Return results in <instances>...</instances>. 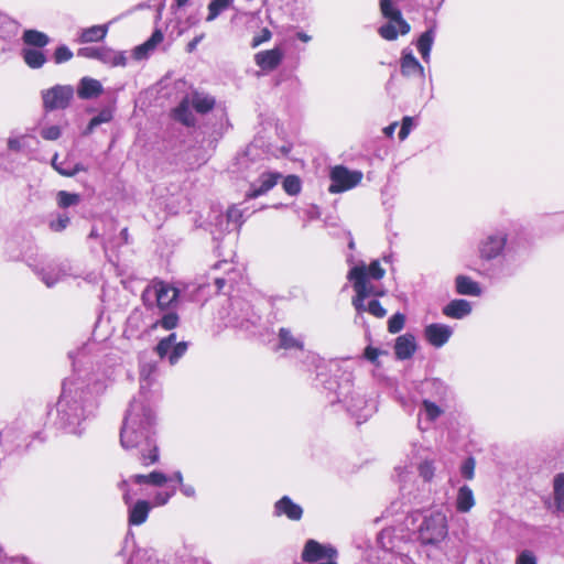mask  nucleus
I'll return each mask as SVG.
<instances>
[{
	"label": "nucleus",
	"mask_w": 564,
	"mask_h": 564,
	"mask_svg": "<svg viewBox=\"0 0 564 564\" xmlns=\"http://www.w3.org/2000/svg\"><path fill=\"white\" fill-rule=\"evenodd\" d=\"M94 347L95 343H86L68 352L74 373L64 380L56 402L55 424L75 435L83 433L85 421L97 406V395L104 393L108 387L105 378L96 373H82V366L86 364Z\"/></svg>",
	"instance_id": "1"
},
{
	"label": "nucleus",
	"mask_w": 564,
	"mask_h": 564,
	"mask_svg": "<svg viewBox=\"0 0 564 564\" xmlns=\"http://www.w3.org/2000/svg\"><path fill=\"white\" fill-rule=\"evenodd\" d=\"M156 417L153 403L132 399L120 429V444L126 451H135L143 466L159 460V446L155 437Z\"/></svg>",
	"instance_id": "2"
},
{
	"label": "nucleus",
	"mask_w": 564,
	"mask_h": 564,
	"mask_svg": "<svg viewBox=\"0 0 564 564\" xmlns=\"http://www.w3.org/2000/svg\"><path fill=\"white\" fill-rule=\"evenodd\" d=\"M521 249H525V246L517 239H509V234L503 228L484 232L476 246L479 259L478 274L490 280L513 275V263Z\"/></svg>",
	"instance_id": "3"
},
{
	"label": "nucleus",
	"mask_w": 564,
	"mask_h": 564,
	"mask_svg": "<svg viewBox=\"0 0 564 564\" xmlns=\"http://www.w3.org/2000/svg\"><path fill=\"white\" fill-rule=\"evenodd\" d=\"M316 362V386L321 384L325 395L330 404L341 403L345 410L356 419L357 424L367 421L375 412L376 404L368 400L360 392L354 389L352 372L348 370H338L330 377H327L326 366L318 358H313Z\"/></svg>",
	"instance_id": "4"
},
{
	"label": "nucleus",
	"mask_w": 564,
	"mask_h": 564,
	"mask_svg": "<svg viewBox=\"0 0 564 564\" xmlns=\"http://www.w3.org/2000/svg\"><path fill=\"white\" fill-rule=\"evenodd\" d=\"M348 280L352 282L356 295L352 299V305L356 310L355 322L358 323L362 319L365 312L370 313L375 317L382 318L386 316L387 311L382 307L378 300H370L365 304V300L370 295H382L383 293L377 292L376 288L367 282L366 265L364 263L352 267L347 275Z\"/></svg>",
	"instance_id": "5"
},
{
	"label": "nucleus",
	"mask_w": 564,
	"mask_h": 564,
	"mask_svg": "<svg viewBox=\"0 0 564 564\" xmlns=\"http://www.w3.org/2000/svg\"><path fill=\"white\" fill-rule=\"evenodd\" d=\"M380 11L386 22L378 28V34L386 41H395L399 36L410 33L411 25L403 18L398 6L392 0H380Z\"/></svg>",
	"instance_id": "6"
},
{
	"label": "nucleus",
	"mask_w": 564,
	"mask_h": 564,
	"mask_svg": "<svg viewBox=\"0 0 564 564\" xmlns=\"http://www.w3.org/2000/svg\"><path fill=\"white\" fill-rule=\"evenodd\" d=\"M448 533L447 518L441 510L431 511L423 517L416 530V538L423 545H437Z\"/></svg>",
	"instance_id": "7"
},
{
	"label": "nucleus",
	"mask_w": 564,
	"mask_h": 564,
	"mask_svg": "<svg viewBox=\"0 0 564 564\" xmlns=\"http://www.w3.org/2000/svg\"><path fill=\"white\" fill-rule=\"evenodd\" d=\"M260 322V315L254 312L251 304L243 299H231L227 308L228 326L251 330Z\"/></svg>",
	"instance_id": "8"
},
{
	"label": "nucleus",
	"mask_w": 564,
	"mask_h": 564,
	"mask_svg": "<svg viewBox=\"0 0 564 564\" xmlns=\"http://www.w3.org/2000/svg\"><path fill=\"white\" fill-rule=\"evenodd\" d=\"M180 296V291L163 282L153 281L142 293V301L145 306H158L160 310L169 308Z\"/></svg>",
	"instance_id": "9"
},
{
	"label": "nucleus",
	"mask_w": 564,
	"mask_h": 564,
	"mask_svg": "<svg viewBox=\"0 0 564 564\" xmlns=\"http://www.w3.org/2000/svg\"><path fill=\"white\" fill-rule=\"evenodd\" d=\"M45 111L64 110L74 98V88L70 85H55L41 93Z\"/></svg>",
	"instance_id": "10"
},
{
	"label": "nucleus",
	"mask_w": 564,
	"mask_h": 564,
	"mask_svg": "<svg viewBox=\"0 0 564 564\" xmlns=\"http://www.w3.org/2000/svg\"><path fill=\"white\" fill-rule=\"evenodd\" d=\"M362 172L350 171L346 166L336 165L330 170L329 193L337 194L356 187L362 180Z\"/></svg>",
	"instance_id": "11"
},
{
	"label": "nucleus",
	"mask_w": 564,
	"mask_h": 564,
	"mask_svg": "<svg viewBox=\"0 0 564 564\" xmlns=\"http://www.w3.org/2000/svg\"><path fill=\"white\" fill-rule=\"evenodd\" d=\"M167 481H169V477L164 473L154 470V471L150 473L149 475L138 474V475L131 476L128 479L123 478L118 482V488L122 491V499H123L124 503L129 505L130 501L132 500L131 486L133 484H135V485L147 484V485H151V486H155V487H162Z\"/></svg>",
	"instance_id": "12"
},
{
	"label": "nucleus",
	"mask_w": 564,
	"mask_h": 564,
	"mask_svg": "<svg viewBox=\"0 0 564 564\" xmlns=\"http://www.w3.org/2000/svg\"><path fill=\"white\" fill-rule=\"evenodd\" d=\"M33 271L47 288H53L67 276H76L70 272V265L66 262L34 265Z\"/></svg>",
	"instance_id": "13"
},
{
	"label": "nucleus",
	"mask_w": 564,
	"mask_h": 564,
	"mask_svg": "<svg viewBox=\"0 0 564 564\" xmlns=\"http://www.w3.org/2000/svg\"><path fill=\"white\" fill-rule=\"evenodd\" d=\"M188 348L186 341L176 343V334L171 333L162 338L155 346V352L160 359H167L170 365H175L185 355Z\"/></svg>",
	"instance_id": "14"
},
{
	"label": "nucleus",
	"mask_w": 564,
	"mask_h": 564,
	"mask_svg": "<svg viewBox=\"0 0 564 564\" xmlns=\"http://www.w3.org/2000/svg\"><path fill=\"white\" fill-rule=\"evenodd\" d=\"M158 373V366L154 361L140 362V391L133 399H142L154 403L153 394H150V388L153 386Z\"/></svg>",
	"instance_id": "15"
},
{
	"label": "nucleus",
	"mask_w": 564,
	"mask_h": 564,
	"mask_svg": "<svg viewBox=\"0 0 564 564\" xmlns=\"http://www.w3.org/2000/svg\"><path fill=\"white\" fill-rule=\"evenodd\" d=\"M337 550L332 545H323L315 540H307L303 552L302 560L306 563H316L321 560H334L337 557Z\"/></svg>",
	"instance_id": "16"
},
{
	"label": "nucleus",
	"mask_w": 564,
	"mask_h": 564,
	"mask_svg": "<svg viewBox=\"0 0 564 564\" xmlns=\"http://www.w3.org/2000/svg\"><path fill=\"white\" fill-rule=\"evenodd\" d=\"M422 393L425 395L424 398H430L441 404H447L452 398L451 388L437 378L426 379L422 384Z\"/></svg>",
	"instance_id": "17"
},
{
	"label": "nucleus",
	"mask_w": 564,
	"mask_h": 564,
	"mask_svg": "<svg viewBox=\"0 0 564 564\" xmlns=\"http://www.w3.org/2000/svg\"><path fill=\"white\" fill-rule=\"evenodd\" d=\"M400 73L406 78H420L424 80L425 69L419 59L414 56L411 48L405 47L401 51Z\"/></svg>",
	"instance_id": "18"
},
{
	"label": "nucleus",
	"mask_w": 564,
	"mask_h": 564,
	"mask_svg": "<svg viewBox=\"0 0 564 564\" xmlns=\"http://www.w3.org/2000/svg\"><path fill=\"white\" fill-rule=\"evenodd\" d=\"M453 328L446 324L432 323L424 328L426 341L435 348L443 347L452 337Z\"/></svg>",
	"instance_id": "19"
},
{
	"label": "nucleus",
	"mask_w": 564,
	"mask_h": 564,
	"mask_svg": "<svg viewBox=\"0 0 564 564\" xmlns=\"http://www.w3.org/2000/svg\"><path fill=\"white\" fill-rule=\"evenodd\" d=\"M280 177V173H262L259 178L250 185L249 191L246 193V198L253 199L264 195L276 185Z\"/></svg>",
	"instance_id": "20"
},
{
	"label": "nucleus",
	"mask_w": 564,
	"mask_h": 564,
	"mask_svg": "<svg viewBox=\"0 0 564 564\" xmlns=\"http://www.w3.org/2000/svg\"><path fill=\"white\" fill-rule=\"evenodd\" d=\"M273 516H285L291 521H300L303 517V508L295 503L289 496H283L274 503Z\"/></svg>",
	"instance_id": "21"
},
{
	"label": "nucleus",
	"mask_w": 564,
	"mask_h": 564,
	"mask_svg": "<svg viewBox=\"0 0 564 564\" xmlns=\"http://www.w3.org/2000/svg\"><path fill=\"white\" fill-rule=\"evenodd\" d=\"M437 22L433 20L430 26L417 37L415 45L423 62L430 63L431 52L436 37Z\"/></svg>",
	"instance_id": "22"
},
{
	"label": "nucleus",
	"mask_w": 564,
	"mask_h": 564,
	"mask_svg": "<svg viewBox=\"0 0 564 564\" xmlns=\"http://www.w3.org/2000/svg\"><path fill=\"white\" fill-rule=\"evenodd\" d=\"M247 212V208L241 209L234 205L227 210L226 215H219L217 226L220 227V231H231L240 228L245 223L243 215Z\"/></svg>",
	"instance_id": "23"
},
{
	"label": "nucleus",
	"mask_w": 564,
	"mask_h": 564,
	"mask_svg": "<svg viewBox=\"0 0 564 564\" xmlns=\"http://www.w3.org/2000/svg\"><path fill=\"white\" fill-rule=\"evenodd\" d=\"M284 53L280 47L260 51L254 55L256 64L264 72L275 69L283 61Z\"/></svg>",
	"instance_id": "24"
},
{
	"label": "nucleus",
	"mask_w": 564,
	"mask_h": 564,
	"mask_svg": "<svg viewBox=\"0 0 564 564\" xmlns=\"http://www.w3.org/2000/svg\"><path fill=\"white\" fill-rule=\"evenodd\" d=\"M278 346L283 350H303L304 336L295 334L288 327H281L278 332Z\"/></svg>",
	"instance_id": "25"
},
{
	"label": "nucleus",
	"mask_w": 564,
	"mask_h": 564,
	"mask_svg": "<svg viewBox=\"0 0 564 564\" xmlns=\"http://www.w3.org/2000/svg\"><path fill=\"white\" fill-rule=\"evenodd\" d=\"M128 508V522L130 525H141L144 523L149 517V512L151 510V505L147 500H138L132 503V500Z\"/></svg>",
	"instance_id": "26"
},
{
	"label": "nucleus",
	"mask_w": 564,
	"mask_h": 564,
	"mask_svg": "<svg viewBox=\"0 0 564 564\" xmlns=\"http://www.w3.org/2000/svg\"><path fill=\"white\" fill-rule=\"evenodd\" d=\"M416 350L415 337L412 334H404L395 339L394 354L400 360L409 359Z\"/></svg>",
	"instance_id": "27"
},
{
	"label": "nucleus",
	"mask_w": 564,
	"mask_h": 564,
	"mask_svg": "<svg viewBox=\"0 0 564 564\" xmlns=\"http://www.w3.org/2000/svg\"><path fill=\"white\" fill-rule=\"evenodd\" d=\"M186 98L189 99L192 108L200 115L208 113L216 105V99L212 95L203 91H193Z\"/></svg>",
	"instance_id": "28"
},
{
	"label": "nucleus",
	"mask_w": 564,
	"mask_h": 564,
	"mask_svg": "<svg viewBox=\"0 0 564 564\" xmlns=\"http://www.w3.org/2000/svg\"><path fill=\"white\" fill-rule=\"evenodd\" d=\"M471 304L467 300L456 299L446 304L442 312L445 316L462 319L471 313Z\"/></svg>",
	"instance_id": "29"
},
{
	"label": "nucleus",
	"mask_w": 564,
	"mask_h": 564,
	"mask_svg": "<svg viewBox=\"0 0 564 564\" xmlns=\"http://www.w3.org/2000/svg\"><path fill=\"white\" fill-rule=\"evenodd\" d=\"M110 23L111 22L82 29L77 42L85 44L102 41L107 36Z\"/></svg>",
	"instance_id": "30"
},
{
	"label": "nucleus",
	"mask_w": 564,
	"mask_h": 564,
	"mask_svg": "<svg viewBox=\"0 0 564 564\" xmlns=\"http://www.w3.org/2000/svg\"><path fill=\"white\" fill-rule=\"evenodd\" d=\"M163 41V33L160 30H155L150 39L143 44L135 46L132 50V57L137 61L148 58L151 52L156 47L159 43Z\"/></svg>",
	"instance_id": "31"
},
{
	"label": "nucleus",
	"mask_w": 564,
	"mask_h": 564,
	"mask_svg": "<svg viewBox=\"0 0 564 564\" xmlns=\"http://www.w3.org/2000/svg\"><path fill=\"white\" fill-rule=\"evenodd\" d=\"M102 93V85L99 80L91 77H83L77 87L78 97L82 99H91Z\"/></svg>",
	"instance_id": "32"
},
{
	"label": "nucleus",
	"mask_w": 564,
	"mask_h": 564,
	"mask_svg": "<svg viewBox=\"0 0 564 564\" xmlns=\"http://www.w3.org/2000/svg\"><path fill=\"white\" fill-rule=\"evenodd\" d=\"M455 290L460 295L469 296H479L482 292L478 282L464 274L455 278Z\"/></svg>",
	"instance_id": "33"
},
{
	"label": "nucleus",
	"mask_w": 564,
	"mask_h": 564,
	"mask_svg": "<svg viewBox=\"0 0 564 564\" xmlns=\"http://www.w3.org/2000/svg\"><path fill=\"white\" fill-rule=\"evenodd\" d=\"M475 506V497L471 488L467 485L459 487L456 496V509L458 512L466 513Z\"/></svg>",
	"instance_id": "34"
},
{
	"label": "nucleus",
	"mask_w": 564,
	"mask_h": 564,
	"mask_svg": "<svg viewBox=\"0 0 564 564\" xmlns=\"http://www.w3.org/2000/svg\"><path fill=\"white\" fill-rule=\"evenodd\" d=\"M174 119L180 121L186 127H193L196 123V118L192 112V105L188 98H184L180 105L174 109Z\"/></svg>",
	"instance_id": "35"
},
{
	"label": "nucleus",
	"mask_w": 564,
	"mask_h": 564,
	"mask_svg": "<svg viewBox=\"0 0 564 564\" xmlns=\"http://www.w3.org/2000/svg\"><path fill=\"white\" fill-rule=\"evenodd\" d=\"M98 61L112 67L127 65L126 52L115 51L110 47H101Z\"/></svg>",
	"instance_id": "36"
},
{
	"label": "nucleus",
	"mask_w": 564,
	"mask_h": 564,
	"mask_svg": "<svg viewBox=\"0 0 564 564\" xmlns=\"http://www.w3.org/2000/svg\"><path fill=\"white\" fill-rule=\"evenodd\" d=\"M446 406L447 404H441L430 398H423L419 415L424 414L427 421L434 422L444 413Z\"/></svg>",
	"instance_id": "37"
},
{
	"label": "nucleus",
	"mask_w": 564,
	"mask_h": 564,
	"mask_svg": "<svg viewBox=\"0 0 564 564\" xmlns=\"http://www.w3.org/2000/svg\"><path fill=\"white\" fill-rule=\"evenodd\" d=\"M22 40L24 44L35 48H42L50 43L47 34L33 29L25 30L22 34Z\"/></svg>",
	"instance_id": "38"
},
{
	"label": "nucleus",
	"mask_w": 564,
	"mask_h": 564,
	"mask_svg": "<svg viewBox=\"0 0 564 564\" xmlns=\"http://www.w3.org/2000/svg\"><path fill=\"white\" fill-rule=\"evenodd\" d=\"M22 57L25 64L33 69L41 68L46 63L45 54L36 48H23Z\"/></svg>",
	"instance_id": "39"
},
{
	"label": "nucleus",
	"mask_w": 564,
	"mask_h": 564,
	"mask_svg": "<svg viewBox=\"0 0 564 564\" xmlns=\"http://www.w3.org/2000/svg\"><path fill=\"white\" fill-rule=\"evenodd\" d=\"M553 489L556 510L564 514V473L554 477Z\"/></svg>",
	"instance_id": "40"
},
{
	"label": "nucleus",
	"mask_w": 564,
	"mask_h": 564,
	"mask_svg": "<svg viewBox=\"0 0 564 564\" xmlns=\"http://www.w3.org/2000/svg\"><path fill=\"white\" fill-rule=\"evenodd\" d=\"M234 0H212L208 4V14L206 17L207 22L216 20L223 12L228 10Z\"/></svg>",
	"instance_id": "41"
},
{
	"label": "nucleus",
	"mask_w": 564,
	"mask_h": 564,
	"mask_svg": "<svg viewBox=\"0 0 564 564\" xmlns=\"http://www.w3.org/2000/svg\"><path fill=\"white\" fill-rule=\"evenodd\" d=\"M113 118L112 111L108 108L102 109L99 111L97 116H95L84 130V135H89L94 132V130L100 126L101 123L110 122Z\"/></svg>",
	"instance_id": "42"
},
{
	"label": "nucleus",
	"mask_w": 564,
	"mask_h": 564,
	"mask_svg": "<svg viewBox=\"0 0 564 564\" xmlns=\"http://www.w3.org/2000/svg\"><path fill=\"white\" fill-rule=\"evenodd\" d=\"M180 322V317L175 312H167L163 314L161 318H159L156 322H154L151 326L152 329H155L158 327H162L165 330H171L177 327Z\"/></svg>",
	"instance_id": "43"
},
{
	"label": "nucleus",
	"mask_w": 564,
	"mask_h": 564,
	"mask_svg": "<svg viewBox=\"0 0 564 564\" xmlns=\"http://www.w3.org/2000/svg\"><path fill=\"white\" fill-rule=\"evenodd\" d=\"M57 160L58 156L57 154H55V156L52 160V165L61 175L74 176L79 171H84V167L80 164H75L74 166H72L69 163L65 161L58 162Z\"/></svg>",
	"instance_id": "44"
},
{
	"label": "nucleus",
	"mask_w": 564,
	"mask_h": 564,
	"mask_svg": "<svg viewBox=\"0 0 564 564\" xmlns=\"http://www.w3.org/2000/svg\"><path fill=\"white\" fill-rule=\"evenodd\" d=\"M435 460L430 457H424L419 464H417V471L420 477L423 478L424 481H431L435 474Z\"/></svg>",
	"instance_id": "45"
},
{
	"label": "nucleus",
	"mask_w": 564,
	"mask_h": 564,
	"mask_svg": "<svg viewBox=\"0 0 564 564\" xmlns=\"http://www.w3.org/2000/svg\"><path fill=\"white\" fill-rule=\"evenodd\" d=\"M80 202V195L76 193H69L66 191H59L57 193V205L59 208L66 209L70 206H76Z\"/></svg>",
	"instance_id": "46"
},
{
	"label": "nucleus",
	"mask_w": 564,
	"mask_h": 564,
	"mask_svg": "<svg viewBox=\"0 0 564 564\" xmlns=\"http://www.w3.org/2000/svg\"><path fill=\"white\" fill-rule=\"evenodd\" d=\"M283 189L291 196H296L300 194L302 188V183L299 176L296 175H288L282 183Z\"/></svg>",
	"instance_id": "47"
},
{
	"label": "nucleus",
	"mask_w": 564,
	"mask_h": 564,
	"mask_svg": "<svg viewBox=\"0 0 564 564\" xmlns=\"http://www.w3.org/2000/svg\"><path fill=\"white\" fill-rule=\"evenodd\" d=\"M70 223V218L67 212L57 213L56 217L51 219L48 223V227L52 231L61 232L67 228Z\"/></svg>",
	"instance_id": "48"
},
{
	"label": "nucleus",
	"mask_w": 564,
	"mask_h": 564,
	"mask_svg": "<svg viewBox=\"0 0 564 564\" xmlns=\"http://www.w3.org/2000/svg\"><path fill=\"white\" fill-rule=\"evenodd\" d=\"M404 323L405 316L401 313H395L388 321V330L391 334H397L404 327Z\"/></svg>",
	"instance_id": "49"
},
{
	"label": "nucleus",
	"mask_w": 564,
	"mask_h": 564,
	"mask_svg": "<svg viewBox=\"0 0 564 564\" xmlns=\"http://www.w3.org/2000/svg\"><path fill=\"white\" fill-rule=\"evenodd\" d=\"M476 462L474 457H467L460 465V475L467 480H471L475 476Z\"/></svg>",
	"instance_id": "50"
},
{
	"label": "nucleus",
	"mask_w": 564,
	"mask_h": 564,
	"mask_svg": "<svg viewBox=\"0 0 564 564\" xmlns=\"http://www.w3.org/2000/svg\"><path fill=\"white\" fill-rule=\"evenodd\" d=\"M73 57V52L68 46L62 44L55 48L53 58L56 64L68 62Z\"/></svg>",
	"instance_id": "51"
},
{
	"label": "nucleus",
	"mask_w": 564,
	"mask_h": 564,
	"mask_svg": "<svg viewBox=\"0 0 564 564\" xmlns=\"http://www.w3.org/2000/svg\"><path fill=\"white\" fill-rule=\"evenodd\" d=\"M366 272H367V280H369V278L371 279H375V280H380L384 276V269L380 265V262L379 260H375L370 263V265L367 268L366 267ZM369 283V281H367Z\"/></svg>",
	"instance_id": "52"
},
{
	"label": "nucleus",
	"mask_w": 564,
	"mask_h": 564,
	"mask_svg": "<svg viewBox=\"0 0 564 564\" xmlns=\"http://www.w3.org/2000/svg\"><path fill=\"white\" fill-rule=\"evenodd\" d=\"M382 355H387V352L372 346H367L364 351V357L375 366L380 365L379 357Z\"/></svg>",
	"instance_id": "53"
},
{
	"label": "nucleus",
	"mask_w": 564,
	"mask_h": 564,
	"mask_svg": "<svg viewBox=\"0 0 564 564\" xmlns=\"http://www.w3.org/2000/svg\"><path fill=\"white\" fill-rule=\"evenodd\" d=\"M40 133L43 139L54 141L61 137L62 131L58 126H50L42 128Z\"/></svg>",
	"instance_id": "54"
},
{
	"label": "nucleus",
	"mask_w": 564,
	"mask_h": 564,
	"mask_svg": "<svg viewBox=\"0 0 564 564\" xmlns=\"http://www.w3.org/2000/svg\"><path fill=\"white\" fill-rule=\"evenodd\" d=\"M271 37H272L271 31L268 28H263L258 34H256L252 37L251 47L256 48L259 45H261L262 43L270 41Z\"/></svg>",
	"instance_id": "55"
},
{
	"label": "nucleus",
	"mask_w": 564,
	"mask_h": 564,
	"mask_svg": "<svg viewBox=\"0 0 564 564\" xmlns=\"http://www.w3.org/2000/svg\"><path fill=\"white\" fill-rule=\"evenodd\" d=\"M226 273H227V276L215 278V285H216L218 292L221 291L226 284L236 282V279L232 276L235 271L231 268L226 269Z\"/></svg>",
	"instance_id": "56"
},
{
	"label": "nucleus",
	"mask_w": 564,
	"mask_h": 564,
	"mask_svg": "<svg viewBox=\"0 0 564 564\" xmlns=\"http://www.w3.org/2000/svg\"><path fill=\"white\" fill-rule=\"evenodd\" d=\"M413 128V118L412 117H404L402 119L401 128L399 131V139L401 141L405 140L408 135L410 134L411 130Z\"/></svg>",
	"instance_id": "57"
},
{
	"label": "nucleus",
	"mask_w": 564,
	"mask_h": 564,
	"mask_svg": "<svg viewBox=\"0 0 564 564\" xmlns=\"http://www.w3.org/2000/svg\"><path fill=\"white\" fill-rule=\"evenodd\" d=\"M101 47L86 46L77 51V55L85 58L98 59Z\"/></svg>",
	"instance_id": "58"
},
{
	"label": "nucleus",
	"mask_w": 564,
	"mask_h": 564,
	"mask_svg": "<svg viewBox=\"0 0 564 564\" xmlns=\"http://www.w3.org/2000/svg\"><path fill=\"white\" fill-rule=\"evenodd\" d=\"M198 22L199 18L196 14L188 15L184 21L180 22L178 34H182L192 26H195Z\"/></svg>",
	"instance_id": "59"
},
{
	"label": "nucleus",
	"mask_w": 564,
	"mask_h": 564,
	"mask_svg": "<svg viewBox=\"0 0 564 564\" xmlns=\"http://www.w3.org/2000/svg\"><path fill=\"white\" fill-rule=\"evenodd\" d=\"M517 564H536V557L532 551L524 550L518 555Z\"/></svg>",
	"instance_id": "60"
},
{
	"label": "nucleus",
	"mask_w": 564,
	"mask_h": 564,
	"mask_svg": "<svg viewBox=\"0 0 564 564\" xmlns=\"http://www.w3.org/2000/svg\"><path fill=\"white\" fill-rule=\"evenodd\" d=\"M174 494H175L174 489L171 492H167V491L158 492L154 496V505L155 506L166 505L169 502V500L174 496Z\"/></svg>",
	"instance_id": "61"
},
{
	"label": "nucleus",
	"mask_w": 564,
	"mask_h": 564,
	"mask_svg": "<svg viewBox=\"0 0 564 564\" xmlns=\"http://www.w3.org/2000/svg\"><path fill=\"white\" fill-rule=\"evenodd\" d=\"M180 491L187 498H195L196 497V490L193 485L189 484H181L180 485Z\"/></svg>",
	"instance_id": "62"
},
{
	"label": "nucleus",
	"mask_w": 564,
	"mask_h": 564,
	"mask_svg": "<svg viewBox=\"0 0 564 564\" xmlns=\"http://www.w3.org/2000/svg\"><path fill=\"white\" fill-rule=\"evenodd\" d=\"M205 33H200L196 35L192 41H189L186 45V51L192 53L196 50L197 45L204 40Z\"/></svg>",
	"instance_id": "63"
},
{
	"label": "nucleus",
	"mask_w": 564,
	"mask_h": 564,
	"mask_svg": "<svg viewBox=\"0 0 564 564\" xmlns=\"http://www.w3.org/2000/svg\"><path fill=\"white\" fill-rule=\"evenodd\" d=\"M191 0H174V3L171 6L173 12L186 7Z\"/></svg>",
	"instance_id": "64"
}]
</instances>
